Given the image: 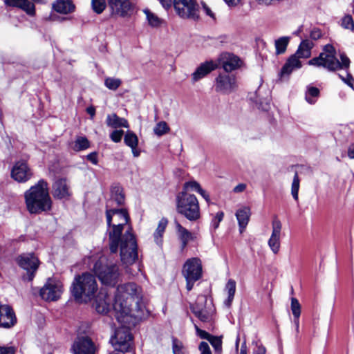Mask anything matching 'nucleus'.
Segmentation results:
<instances>
[{"label":"nucleus","mask_w":354,"mask_h":354,"mask_svg":"<svg viewBox=\"0 0 354 354\" xmlns=\"http://www.w3.org/2000/svg\"><path fill=\"white\" fill-rule=\"evenodd\" d=\"M240 354H247V349L245 345H242L240 351Z\"/></svg>","instance_id":"338daca9"},{"label":"nucleus","mask_w":354,"mask_h":354,"mask_svg":"<svg viewBox=\"0 0 354 354\" xmlns=\"http://www.w3.org/2000/svg\"><path fill=\"white\" fill-rule=\"evenodd\" d=\"M109 354H124V353H122V352H118L117 351H114L110 353Z\"/></svg>","instance_id":"774afa93"},{"label":"nucleus","mask_w":354,"mask_h":354,"mask_svg":"<svg viewBox=\"0 0 354 354\" xmlns=\"http://www.w3.org/2000/svg\"><path fill=\"white\" fill-rule=\"evenodd\" d=\"M246 188V185L244 183H240L237 185L233 189L235 193H240L243 192Z\"/></svg>","instance_id":"4d7b16f0"},{"label":"nucleus","mask_w":354,"mask_h":354,"mask_svg":"<svg viewBox=\"0 0 354 354\" xmlns=\"http://www.w3.org/2000/svg\"><path fill=\"white\" fill-rule=\"evenodd\" d=\"M122 84V81L119 78L106 77L104 80V85L110 90L115 91Z\"/></svg>","instance_id":"4c0bfd02"},{"label":"nucleus","mask_w":354,"mask_h":354,"mask_svg":"<svg viewBox=\"0 0 354 354\" xmlns=\"http://www.w3.org/2000/svg\"><path fill=\"white\" fill-rule=\"evenodd\" d=\"M4 3L7 6L19 8L29 15L35 14V5L28 0H4Z\"/></svg>","instance_id":"412c9836"},{"label":"nucleus","mask_w":354,"mask_h":354,"mask_svg":"<svg viewBox=\"0 0 354 354\" xmlns=\"http://www.w3.org/2000/svg\"><path fill=\"white\" fill-rule=\"evenodd\" d=\"M90 147V142L85 136H77L74 142L70 143V148L75 151H84Z\"/></svg>","instance_id":"7c9ffc66"},{"label":"nucleus","mask_w":354,"mask_h":354,"mask_svg":"<svg viewBox=\"0 0 354 354\" xmlns=\"http://www.w3.org/2000/svg\"><path fill=\"white\" fill-rule=\"evenodd\" d=\"M92 270L104 285L114 286L120 277L119 265L111 256H101L93 264Z\"/></svg>","instance_id":"39448f33"},{"label":"nucleus","mask_w":354,"mask_h":354,"mask_svg":"<svg viewBox=\"0 0 354 354\" xmlns=\"http://www.w3.org/2000/svg\"><path fill=\"white\" fill-rule=\"evenodd\" d=\"M209 343L213 346L216 353L221 354L222 353V337L212 335L209 339Z\"/></svg>","instance_id":"58836bf2"},{"label":"nucleus","mask_w":354,"mask_h":354,"mask_svg":"<svg viewBox=\"0 0 354 354\" xmlns=\"http://www.w3.org/2000/svg\"><path fill=\"white\" fill-rule=\"evenodd\" d=\"M229 6H237L241 0H224Z\"/></svg>","instance_id":"680f3d73"},{"label":"nucleus","mask_w":354,"mask_h":354,"mask_svg":"<svg viewBox=\"0 0 354 354\" xmlns=\"http://www.w3.org/2000/svg\"><path fill=\"white\" fill-rule=\"evenodd\" d=\"M322 36V33L319 28H313L310 32V37L313 40L319 39Z\"/></svg>","instance_id":"8fccbe9b"},{"label":"nucleus","mask_w":354,"mask_h":354,"mask_svg":"<svg viewBox=\"0 0 354 354\" xmlns=\"http://www.w3.org/2000/svg\"><path fill=\"white\" fill-rule=\"evenodd\" d=\"M176 14L182 19L197 21L199 19V6L196 0H173Z\"/></svg>","instance_id":"6e6552de"},{"label":"nucleus","mask_w":354,"mask_h":354,"mask_svg":"<svg viewBox=\"0 0 354 354\" xmlns=\"http://www.w3.org/2000/svg\"><path fill=\"white\" fill-rule=\"evenodd\" d=\"M163 8L167 9L171 7L172 0H159Z\"/></svg>","instance_id":"13d9d810"},{"label":"nucleus","mask_w":354,"mask_h":354,"mask_svg":"<svg viewBox=\"0 0 354 354\" xmlns=\"http://www.w3.org/2000/svg\"><path fill=\"white\" fill-rule=\"evenodd\" d=\"M335 48L327 44L324 46L323 52L317 57H314L308 61V64L324 67L330 71H335L339 69H347L350 65L349 58L344 53L340 55L341 62L336 57Z\"/></svg>","instance_id":"423d86ee"},{"label":"nucleus","mask_w":354,"mask_h":354,"mask_svg":"<svg viewBox=\"0 0 354 354\" xmlns=\"http://www.w3.org/2000/svg\"><path fill=\"white\" fill-rule=\"evenodd\" d=\"M107 4L112 16L127 17L133 11L131 0H107Z\"/></svg>","instance_id":"f8f14e48"},{"label":"nucleus","mask_w":354,"mask_h":354,"mask_svg":"<svg viewBox=\"0 0 354 354\" xmlns=\"http://www.w3.org/2000/svg\"><path fill=\"white\" fill-rule=\"evenodd\" d=\"M299 317H294V324L295 325V328H296V330L298 331L299 330Z\"/></svg>","instance_id":"69168bd1"},{"label":"nucleus","mask_w":354,"mask_h":354,"mask_svg":"<svg viewBox=\"0 0 354 354\" xmlns=\"http://www.w3.org/2000/svg\"><path fill=\"white\" fill-rule=\"evenodd\" d=\"M28 210L31 214H39L51 209L52 200L48 192V183L41 179L24 194Z\"/></svg>","instance_id":"7ed1b4c3"},{"label":"nucleus","mask_w":354,"mask_h":354,"mask_svg":"<svg viewBox=\"0 0 354 354\" xmlns=\"http://www.w3.org/2000/svg\"><path fill=\"white\" fill-rule=\"evenodd\" d=\"M290 40V37L287 36L279 37L275 40L274 46L277 55L283 54L286 52Z\"/></svg>","instance_id":"72a5a7b5"},{"label":"nucleus","mask_w":354,"mask_h":354,"mask_svg":"<svg viewBox=\"0 0 354 354\" xmlns=\"http://www.w3.org/2000/svg\"><path fill=\"white\" fill-rule=\"evenodd\" d=\"M168 224V220L167 218L163 217L162 218L158 223V225L157 226V228L153 234L154 240L156 243L158 245H161L162 243V236L165 231V229Z\"/></svg>","instance_id":"2f4dec72"},{"label":"nucleus","mask_w":354,"mask_h":354,"mask_svg":"<svg viewBox=\"0 0 354 354\" xmlns=\"http://www.w3.org/2000/svg\"><path fill=\"white\" fill-rule=\"evenodd\" d=\"M16 348L14 346H0V354H15Z\"/></svg>","instance_id":"864d4df0"},{"label":"nucleus","mask_w":354,"mask_h":354,"mask_svg":"<svg viewBox=\"0 0 354 354\" xmlns=\"http://www.w3.org/2000/svg\"><path fill=\"white\" fill-rule=\"evenodd\" d=\"M291 310L294 317H300L301 305L298 299L295 297L291 299Z\"/></svg>","instance_id":"79ce46f5"},{"label":"nucleus","mask_w":354,"mask_h":354,"mask_svg":"<svg viewBox=\"0 0 354 354\" xmlns=\"http://www.w3.org/2000/svg\"><path fill=\"white\" fill-rule=\"evenodd\" d=\"M97 289L95 276L89 272H84L75 277L71 292L76 301L87 304L94 299Z\"/></svg>","instance_id":"20e7f679"},{"label":"nucleus","mask_w":354,"mask_h":354,"mask_svg":"<svg viewBox=\"0 0 354 354\" xmlns=\"http://www.w3.org/2000/svg\"><path fill=\"white\" fill-rule=\"evenodd\" d=\"M86 112L91 115V119H93L95 115V109L93 106H88L86 109Z\"/></svg>","instance_id":"052dcab7"},{"label":"nucleus","mask_w":354,"mask_h":354,"mask_svg":"<svg viewBox=\"0 0 354 354\" xmlns=\"http://www.w3.org/2000/svg\"><path fill=\"white\" fill-rule=\"evenodd\" d=\"M338 75L344 83L351 87L353 86V78L351 74H349L348 72H346L345 76L342 75V74H338Z\"/></svg>","instance_id":"09e8293b"},{"label":"nucleus","mask_w":354,"mask_h":354,"mask_svg":"<svg viewBox=\"0 0 354 354\" xmlns=\"http://www.w3.org/2000/svg\"><path fill=\"white\" fill-rule=\"evenodd\" d=\"M124 202V195L122 188L118 185L113 186L111 188V198L106 203V209L113 208V203H115L118 205H121Z\"/></svg>","instance_id":"4be33fe9"},{"label":"nucleus","mask_w":354,"mask_h":354,"mask_svg":"<svg viewBox=\"0 0 354 354\" xmlns=\"http://www.w3.org/2000/svg\"><path fill=\"white\" fill-rule=\"evenodd\" d=\"M52 7L55 11L63 15L73 12L75 8L71 0H56Z\"/></svg>","instance_id":"5701e85b"},{"label":"nucleus","mask_w":354,"mask_h":354,"mask_svg":"<svg viewBox=\"0 0 354 354\" xmlns=\"http://www.w3.org/2000/svg\"><path fill=\"white\" fill-rule=\"evenodd\" d=\"M282 224L278 218H274L272 223V234L268 244L274 254H277L280 249V239Z\"/></svg>","instance_id":"dca6fc26"},{"label":"nucleus","mask_w":354,"mask_h":354,"mask_svg":"<svg viewBox=\"0 0 354 354\" xmlns=\"http://www.w3.org/2000/svg\"><path fill=\"white\" fill-rule=\"evenodd\" d=\"M143 12L146 16L148 24L153 28H158L163 23V19L160 18L157 15L151 12L149 9L145 8Z\"/></svg>","instance_id":"473e14b6"},{"label":"nucleus","mask_w":354,"mask_h":354,"mask_svg":"<svg viewBox=\"0 0 354 354\" xmlns=\"http://www.w3.org/2000/svg\"><path fill=\"white\" fill-rule=\"evenodd\" d=\"M106 124L112 129L118 128H129L128 121L124 118L117 115L116 113L108 114L106 118Z\"/></svg>","instance_id":"c85d7f7f"},{"label":"nucleus","mask_w":354,"mask_h":354,"mask_svg":"<svg viewBox=\"0 0 354 354\" xmlns=\"http://www.w3.org/2000/svg\"><path fill=\"white\" fill-rule=\"evenodd\" d=\"M176 209L179 214L191 221L200 218V208L198 199L194 194L187 192L179 193L176 198Z\"/></svg>","instance_id":"0eeeda50"},{"label":"nucleus","mask_w":354,"mask_h":354,"mask_svg":"<svg viewBox=\"0 0 354 354\" xmlns=\"http://www.w3.org/2000/svg\"><path fill=\"white\" fill-rule=\"evenodd\" d=\"M169 127L165 121L159 122L153 129V132L158 136H162L169 131Z\"/></svg>","instance_id":"e433bc0d"},{"label":"nucleus","mask_w":354,"mask_h":354,"mask_svg":"<svg viewBox=\"0 0 354 354\" xmlns=\"http://www.w3.org/2000/svg\"><path fill=\"white\" fill-rule=\"evenodd\" d=\"M195 328L197 333V335L200 336L201 338L205 339L209 341V339L212 337V335L206 332L205 330L200 329L197 326H195Z\"/></svg>","instance_id":"3c124183"},{"label":"nucleus","mask_w":354,"mask_h":354,"mask_svg":"<svg viewBox=\"0 0 354 354\" xmlns=\"http://www.w3.org/2000/svg\"><path fill=\"white\" fill-rule=\"evenodd\" d=\"M237 87L236 77L227 74H220L216 78L215 90L223 94L234 92Z\"/></svg>","instance_id":"4468645a"},{"label":"nucleus","mask_w":354,"mask_h":354,"mask_svg":"<svg viewBox=\"0 0 354 354\" xmlns=\"http://www.w3.org/2000/svg\"><path fill=\"white\" fill-rule=\"evenodd\" d=\"M18 266L26 271L24 279L32 281L39 268V261L33 253H24L16 259Z\"/></svg>","instance_id":"9d476101"},{"label":"nucleus","mask_w":354,"mask_h":354,"mask_svg":"<svg viewBox=\"0 0 354 354\" xmlns=\"http://www.w3.org/2000/svg\"><path fill=\"white\" fill-rule=\"evenodd\" d=\"M183 274L186 279L187 290L190 291L194 286V283L201 277L202 266L201 261L197 258L188 259L183 266Z\"/></svg>","instance_id":"1a4fd4ad"},{"label":"nucleus","mask_w":354,"mask_h":354,"mask_svg":"<svg viewBox=\"0 0 354 354\" xmlns=\"http://www.w3.org/2000/svg\"><path fill=\"white\" fill-rule=\"evenodd\" d=\"M254 354H266V348L263 346H258Z\"/></svg>","instance_id":"0e129e2a"},{"label":"nucleus","mask_w":354,"mask_h":354,"mask_svg":"<svg viewBox=\"0 0 354 354\" xmlns=\"http://www.w3.org/2000/svg\"><path fill=\"white\" fill-rule=\"evenodd\" d=\"M225 290L227 292L228 298L226 301L227 305L230 306L234 299L236 292V281L233 279H229L225 286Z\"/></svg>","instance_id":"c9c22d12"},{"label":"nucleus","mask_w":354,"mask_h":354,"mask_svg":"<svg viewBox=\"0 0 354 354\" xmlns=\"http://www.w3.org/2000/svg\"><path fill=\"white\" fill-rule=\"evenodd\" d=\"M216 65L212 61L201 64L191 75L192 82L194 84L198 82L216 69Z\"/></svg>","instance_id":"6ab92c4d"},{"label":"nucleus","mask_w":354,"mask_h":354,"mask_svg":"<svg viewBox=\"0 0 354 354\" xmlns=\"http://www.w3.org/2000/svg\"><path fill=\"white\" fill-rule=\"evenodd\" d=\"M183 189V192H187V190H192L198 192L200 189H201L202 188L201 187L199 183H197L196 181H189L185 183Z\"/></svg>","instance_id":"37998d69"},{"label":"nucleus","mask_w":354,"mask_h":354,"mask_svg":"<svg viewBox=\"0 0 354 354\" xmlns=\"http://www.w3.org/2000/svg\"><path fill=\"white\" fill-rule=\"evenodd\" d=\"M52 194L56 199L68 200L72 195L68 180L64 177L56 178L52 185Z\"/></svg>","instance_id":"ddd939ff"},{"label":"nucleus","mask_w":354,"mask_h":354,"mask_svg":"<svg viewBox=\"0 0 354 354\" xmlns=\"http://www.w3.org/2000/svg\"><path fill=\"white\" fill-rule=\"evenodd\" d=\"M86 158L88 160L91 161L94 165L97 163V153L95 152L88 154Z\"/></svg>","instance_id":"6e6d98bb"},{"label":"nucleus","mask_w":354,"mask_h":354,"mask_svg":"<svg viewBox=\"0 0 354 354\" xmlns=\"http://www.w3.org/2000/svg\"><path fill=\"white\" fill-rule=\"evenodd\" d=\"M319 95V90L314 86H309L307 88V91L306 93V100L311 104H313L316 102L317 99Z\"/></svg>","instance_id":"f704fd0d"},{"label":"nucleus","mask_w":354,"mask_h":354,"mask_svg":"<svg viewBox=\"0 0 354 354\" xmlns=\"http://www.w3.org/2000/svg\"><path fill=\"white\" fill-rule=\"evenodd\" d=\"M302 66L299 59L295 58V56L291 55L283 66L282 67L279 75L283 77L285 75H289L295 69H299Z\"/></svg>","instance_id":"393cba45"},{"label":"nucleus","mask_w":354,"mask_h":354,"mask_svg":"<svg viewBox=\"0 0 354 354\" xmlns=\"http://www.w3.org/2000/svg\"><path fill=\"white\" fill-rule=\"evenodd\" d=\"M192 312L194 315L203 322H209L211 319V314L205 308L199 306V302L191 306Z\"/></svg>","instance_id":"c756f323"},{"label":"nucleus","mask_w":354,"mask_h":354,"mask_svg":"<svg viewBox=\"0 0 354 354\" xmlns=\"http://www.w3.org/2000/svg\"><path fill=\"white\" fill-rule=\"evenodd\" d=\"M198 193H199L204 198V199L207 203H209V194L205 190L201 189H200V191Z\"/></svg>","instance_id":"e2e57ef3"},{"label":"nucleus","mask_w":354,"mask_h":354,"mask_svg":"<svg viewBox=\"0 0 354 354\" xmlns=\"http://www.w3.org/2000/svg\"><path fill=\"white\" fill-rule=\"evenodd\" d=\"M250 209L248 207H243L236 212V217L238 221L239 230L241 233L245 230L250 217Z\"/></svg>","instance_id":"bb28decb"},{"label":"nucleus","mask_w":354,"mask_h":354,"mask_svg":"<svg viewBox=\"0 0 354 354\" xmlns=\"http://www.w3.org/2000/svg\"><path fill=\"white\" fill-rule=\"evenodd\" d=\"M91 6L95 12L100 14L104 10L106 3L105 0H91Z\"/></svg>","instance_id":"a19ab883"},{"label":"nucleus","mask_w":354,"mask_h":354,"mask_svg":"<svg viewBox=\"0 0 354 354\" xmlns=\"http://www.w3.org/2000/svg\"><path fill=\"white\" fill-rule=\"evenodd\" d=\"M221 62L223 68L226 72H231L239 68L243 63L239 57L230 53L223 55Z\"/></svg>","instance_id":"aec40b11"},{"label":"nucleus","mask_w":354,"mask_h":354,"mask_svg":"<svg viewBox=\"0 0 354 354\" xmlns=\"http://www.w3.org/2000/svg\"><path fill=\"white\" fill-rule=\"evenodd\" d=\"M172 349L174 354H184L183 344L177 339H173Z\"/></svg>","instance_id":"c03bdc74"},{"label":"nucleus","mask_w":354,"mask_h":354,"mask_svg":"<svg viewBox=\"0 0 354 354\" xmlns=\"http://www.w3.org/2000/svg\"><path fill=\"white\" fill-rule=\"evenodd\" d=\"M72 351L73 354H95V348L91 339L82 337L74 342Z\"/></svg>","instance_id":"f3484780"},{"label":"nucleus","mask_w":354,"mask_h":354,"mask_svg":"<svg viewBox=\"0 0 354 354\" xmlns=\"http://www.w3.org/2000/svg\"><path fill=\"white\" fill-rule=\"evenodd\" d=\"M201 354H212L210 348L207 342H202L199 345Z\"/></svg>","instance_id":"603ef678"},{"label":"nucleus","mask_w":354,"mask_h":354,"mask_svg":"<svg viewBox=\"0 0 354 354\" xmlns=\"http://www.w3.org/2000/svg\"><path fill=\"white\" fill-rule=\"evenodd\" d=\"M342 26L347 29L354 30V22L353 18L348 15L343 18Z\"/></svg>","instance_id":"49530a36"},{"label":"nucleus","mask_w":354,"mask_h":354,"mask_svg":"<svg viewBox=\"0 0 354 354\" xmlns=\"http://www.w3.org/2000/svg\"><path fill=\"white\" fill-rule=\"evenodd\" d=\"M202 6L207 15L209 16L212 19H215L214 12L205 3L202 2Z\"/></svg>","instance_id":"5fc2aeb1"},{"label":"nucleus","mask_w":354,"mask_h":354,"mask_svg":"<svg viewBox=\"0 0 354 354\" xmlns=\"http://www.w3.org/2000/svg\"><path fill=\"white\" fill-rule=\"evenodd\" d=\"M111 298L105 290H101L96 297L95 308L97 313L101 314L107 313L111 309Z\"/></svg>","instance_id":"a211bd4d"},{"label":"nucleus","mask_w":354,"mask_h":354,"mask_svg":"<svg viewBox=\"0 0 354 354\" xmlns=\"http://www.w3.org/2000/svg\"><path fill=\"white\" fill-rule=\"evenodd\" d=\"M175 227L178 238L181 242V246L184 248L190 241L194 239V235L177 221H175Z\"/></svg>","instance_id":"a878e982"},{"label":"nucleus","mask_w":354,"mask_h":354,"mask_svg":"<svg viewBox=\"0 0 354 354\" xmlns=\"http://www.w3.org/2000/svg\"><path fill=\"white\" fill-rule=\"evenodd\" d=\"M299 183H300V180H299V176H298V174L296 172L295 174L292 183V186H291V194L295 201L298 200Z\"/></svg>","instance_id":"ea45409f"},{"label":"nucleus","mask_w":354,"mask_h":354,"mask_svg":"<svg viewBox=\"0 0 354 354\" xmlns=\"http://www.w3.org/2000/svg\"><path fill=\"white\" fill-rule=\"evenodd\" d=\"M63 291L62 283L57 280L49 279L40 290V296L46 301L58 299Z\"/></svg>","instance_id":"9b49d317"},{"label":"nucleus","mask_w":354,"mask_h":354,"mask_svg":"<svg viewBox=\"0 0 354 354\" xmlns=\"http://www.w3.org/2000/svg\"><path fill=\"white\" fill-rule=\"evenodd\" d=\"M112 306L115 318L122 326L115 330L110 342L115 351L124 353L132 348L133 337L130 328L134 326L144 315L145 305L141 288L133 283L119 286Z\"/></svg>","instance_id":"f257e3e1"},{"label":"nucleus","mask_w":354,"mask_h":354,"mask_svg":"<svg viewBox=\"0 0 354 354\" xmlns=\"http://www.w3.org/2000/svg\"><path fill=\"white\" fill-rule=\"evenodd\" d=\"M224 216V213L223 212H218L214 216V218L212 221V225L214 229H217L219 226L220 222L223 220Z\"/></svg>","instance_id":"de8ad7c7"},{"label":"nucleus","mask_w":354,"mask_h":354,"mask_svg":"<svg viewBox=\"0 0 354 354\" xmlns=\"http://www.w3.org/2000/svg\"><path fill=\"white\" fill-rule=\"evenodd\" d=\"M32 176V170L24 160L17 161L11 170V177L19 183H25Z\"/></svg>","instance_id":"2eb2a0df"},{"label":"nucleus","mask_w":354,"mask_h":354,"mask_svg":"<svg viewBox=\"0 0 354 354\" xmlns=\"http://www.w3.org/2000/svg\"><path fill=\"white\" fill-rule=\"evenodd\" d=\"M124 142L125 145L131 149L134 157H138L140 154V150L138 149V136L131 131H127L124 135Z\"/></svg>","instance_id":"cd10ccee"},{"label":"nucleus","mask_w":354,"mask_h":354,"mask_svg":"<svg viewBox=\"0 0 354 354\" xmlns=\"http://www.w3.org/2000/svg\"><path fill=\"white\" fill-rule=\"evenodd\" d=\"M313 46V42L309 39H304L300 43L296 53L292 55L295 56V58L298 59L300 58H308L311 56V50Z\"/></svg>","instance_id":"b1692460"},{"label":"nucleus","mask_w":354,"mask_h":354,"mask_svg":"<svg viewBox=\"0 0 354 354\" xmlns=\"http://www.w3.org/2000/svg\"><path fill=\"white\" fill-rule=\"evenodd\" d=\"M123 134V130H114L110 134V138L113 142L118 143L121 141Z\"/></svg>","instance_id":"a18cd8bd"},{"label":"nucleus","mask_w":354,"mask_h":354,"mask_svg":"<svg viewBox=\"0 0 354 354\" xmlns=\"http://www.w3.org/2000/svg\"><path fill=\"white\" fill-rule=\"evenodd\" d=\"M348 156L351 159H354V143L351 144L348 149Z\"/></svg>","instance_id":"bf43d9fd"},{"label":"nucleus","mask_w":354,"mask_h":354,"mask_svg":"<svg viewBox=\"0 0 354 354\" xmlns=\"http://www.w3.org/2000/svg\"><path fill=\"white\" fill-rule=\"evenodd\" d=\"M107 225L109 227V245L111 253H117L120 248L121 261L124 265H131L138 258V245L132 228L128 229L122 234L124 227L129 220L125 209H106Z\"/></svg>","instance_id":"f03ea898"}]
</instances>
